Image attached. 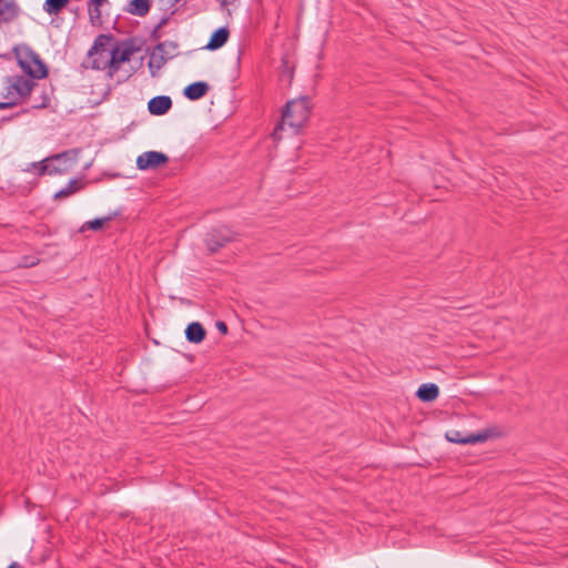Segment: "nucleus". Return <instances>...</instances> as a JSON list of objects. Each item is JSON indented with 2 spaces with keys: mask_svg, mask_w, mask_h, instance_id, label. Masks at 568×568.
I'll list each match as a JSON object with an SVG mask.
<instances>
[{
  "mask_svg": "<svg viewBox=\"0 0 568 568\" xmlns=\"http://www.w3.org/2000/svg\"><path fill=\"white\" fill-rule=\"evenodd\" d=\"M206 331L199 322L190 323L185 328V337L190 343L199 344L204 341Z\"/></svg>",
  "mask_w": 568,
  "mask_h": 568,
  "instance_id": "obj_16",
  "label": "nucleus"
},
{
  "mask_svg": "<svg viewBox=\"0 0 568 568\" xmlns=\"http://www.w3.org/2000/svg\"><path fill=\"white\" fill-rule=\"evenodd\" d=\"M49 103H50V98L49 95L45 93V92H42L41 94V101L40 102H37L32 105V108H36V109H43V108H47L49 106Z\"/></svg>",
  "mask_w": 568,
  "mask_h": 568,
  "instance_id": "obj_23",
  "label": "nucleus"
},
{
  "mask_svg": "<svg viewBox=\"0 0 568 568\" xmlns=\"http://www.w3.org/2000/svg\"><path fill=\"white\" fill-rule=\"evenodd\" d=\"M6 83L3 100L14 102V106L24 102L37 87L32 79L24 75L8 77Z\"/></svg>",
  "mask_w": 568,
  "mask_h": 568,
  "instance_id": "obj_3",
  "label": "nucleus"
},
{
  "mask_svg": "<svg viewBox=\"0 0 568 568\" xmlns=\"http://www.w3.org/2000/svg\"><path fill=\"white\" fill-rule=\"evenodd\" d=\"M166 58L164 57V44L158 43L150 54L149 69L152 77H155L161 68L165 64Z\"/></svg>",
  "mask_w": 568,
  "mask_h": 568,
  "instance_id": "obj_9",
  "label": "nucleus"
},
{
  "mask_svg": "<svg viewBox=\"0 0 568 568\" xmlns=\"http://www.w3.org/2000/svg\"><path fill=\"white\" fill-rule=\"evenodd\" d=\"M89 20L92 26L101 24V10L100 6L90 4L88 2Z\"/></svg>",
  "mask_w": 568,
  "mask_h": 568,
  "instance_id": "obj_20",
  "label": "nucleus"
},
{
  "mask_svg": "<svg viewBox=\"0 0 568 568\" xmlns=\"http://www.w3.org/2000/svg\"><path fill=\"white\" fill-rule=\"evenodd\" d=\"M229 38H230L229 28L221 27L212 33L207 44L204 48L210 51H215V50L222 48L227 42Z\"/></svg>",
  "mask_w": 568,
  "mask_h": 568,
  "instance_id": "obj_13",
  "label": "nucleus"
},
{
  "mask_svg": "<svg viewBox=\"0 0 568 568\" xmlns=\"http://www.w3.org/2000/svg\"><path fill=\"white\" fill-rule=\"evenodd\" d=\"M84 186H85V183L82 182L81 180L72 179L69 181V183L65 187L61 189L53 195V199L60 200V199L68 197L72 194L83 190Z\"/></svg>",
  "mask_w": 568,
  "mask_h": 568,
  "instance_id": "obj_19",
  "label": "nucleus"
},
{
  "mask_svg": "<svg viewBox=\"0 0 568 568\" xmlns=\"http://www.w3.org/2000/svg\"><path fill=\"white\" fill-rule=\"evenodd\" d=\"M112 37L100 34L95 38L93 45L88 52V60L83 62L84 68H91L93 70L109 71L111 69V54H112Z\"/></svg>",
  "mask_w": 568,
  "mask_h": 568,
  "instance_id": "obj_2",
  "label": "nucleus"
},
{
  "mask_svg": "<svg viewBox=\"0 0 568 568\" xmlns=\"http://www.w3.org/2000/svg\"><path fill=\"white\" fill-rule=\"evenodd\" d=\"M80 152V149L67 150L62 153L49 156V161L53 165H70L71 170L72 166L77 163Z\"/></svg>",
  "mask_w": 568,
  "mask_h": 568,
  "instance_id": "obj_10",
  "label": "nucleus"
},
{
  "mask_svg": "<svg viewBox=\"0 0 568 568\" xmlns=\"http://www.w3.org/2000/svg\"><path fill=\"white\" fill-rule=\"evenodd\" d=\"M18 63L26 74L34 79H43L48 75V68L40 55L30 48H26L21 55H18Z\"/></svg>",
  "mask_w": 568,
  "mask_h": 568,
  "instance_id": "obj_4",
  "label": "nucleus"
},
{
  "mask_svg": "<svg viewBox=\"0 0 568 568\" xmlns=\"http://www.w3.org/2000/svg\"><path fill=\"white\" fill-rule=\"evenodd\" d=\"M416 396L425 403L434 402L439 396V388L434 383L422 384L416 392Z\"/></svg>",
  "mask_w": 568,
  "mask_h": 568,
  "instance_id": "obj_17",
  "label": "nucleus"
},
{
  "mask_svg": "<svg viewBox=\"0 0 568 568\" xmlns=\"http://www.w3.org/2000/svg\"><path fill=\"white\" fill-rule=\"evenodd\" d=\"M171 106L172 100L168 95L154 97L148 103L149 112L153 115H163Z\"/></svg>",
  "mask_w": 568,
  "mask_h": 568,
  "instance_id": "obj_11",
  "label": "nucleus"
},
{
  "mask_svg": "<svg viewBox=\"0 0 568 568\" xmlns=\"http://www.w3.org/2000/svg\"><path fill=\"white\" fill-rule=\"evenodd\" d=\"M169 162V156L162 152L148 151L142 153L136 159V166L139 170H154Z\"/></svg>",
  "mask_w": 568,
  "mask_h": 568,
  "instance_id": "obj_6",
  "label": "nucleus"
},
{
  "mask_svg": "<svg viewBox=\"0 0 568 568\" xmlns=\"http://www.w3.org/2000/svg\"><path fill=\"white\" fill-rule=\"evenodd\" d=\"M112 54H111V69L109 71V77L112 78L120 69L121 64L124 62H129L131 57L134 53V49L131 45H124L120 48L118 44L112 45Z\"/></svg>",
  "mask_w": 568,
  "mask_h": 568,
  "instance_id": "obj_7",
  "label": "nucleus"
},
{
  "mask_svg": "<svg viewBox=\"0 0 568 568\" xmlns=\"http://www.w3.org/2000/svg\"><path fill=\"white\" fill-rule=\"evenodd\" d=\"M106 0H90V4H94V6H101L103 2H105Z\"/></svg>",
  "mask_w": 568,
  "mask_h": 568,
  "instance_id": "obj_27",
  "label": "nucleus"
},
{
  "mask_svg": "<svg viewBox=\"0 0 568 568\" xmlns=\"http://www.w3.org/2000/svg\"><path fill=\"white\" fill-rule=\"evenodd\" d=\"M234 237L235 234L229 227L219 226L206 233L204 242L209 252L213 254L232 242Z\"/></svg>",
  "mask_w": 568,
  "mask_h": 568,
  "instance_id": "obj_5",
  "label": "nucleus"
},
{
  "mask_svg": "<svg viewBox=\"0 0 568 568\" xmlns=\"http://www.w3.org/2000/svg\"><path fill=\"white\" fill-rule=\"evenodd\" d=\"M216 328L223 334L225 335L227 333V325L225 324V322L223 321H217L216 324H215Z\"/></svg>",
  "mask_w": 568,
  "mask_h": 568,
  "instance_id": "obj_24",
  "label": "nucleus"
},
{
  "mask_svg": "<svg viewBox=\"0 0 568 568\" xmlns=\"http://www.w3.org/2000/svg\"><path fill=\"white\" fill-rule=\"evenodd\" d=\"M8 568H20V567L17 562H12L11 565H9Z\"/></svg>",
  "mask_w": 568,
  "mask_h": 568,
  "instance_id": "obj_28",
  "label": "nucleus"
},
{
  "mask_svg": "<svg viewBox=\"0 0 568 568\" xmlns=\"http://www.w3.org/2000/svg\"><path fill=\"white\" fill-rule=\"evenodd\" d=\"M447 440L455 444H475L479 442H484L487 438L486 434H470L468 436H463L458 430H450L446 434Z\"/></svg>",
  "mask_w": 568,
  "mask_h": 568,
  "instance_id": "obj_12",
  "label": "nucleus"
},
{
  "mask_svg": "<svg viewBox=\"0 0 568 568\" xmlns=\"http://www.w3.org/2000/svg\"><path fill=\"white\" fill-rule=\"evenodd\" d=\"M32 165L38 169L39 175L64 174L70 171V165H53L50 163L49 158Z\"/></svg>",
  "mask_w": 568,
  "mask_h": 568,
  "instance_id": "obj_14",
  "label": "nucleus"
},
{
  "mask_svg": "<svg viewBox=\"0 0 568 568\" xmlns=\"http://www.w3.org/2000/svg\"><path fill=\"white\" fill-rule=\"evenodd\" d=\"M111 217H103V219H94L92 221H88L83 224L81 227L82 231L84 230H92V231H99L103 227V225L109 222Z\"/></svg>",
  "mask_w": 568,
  "mask_h": 568,
  "instance_id": "obj_21",
  "label": "nucleus"
},
{
  "mask_svg": "<svg viewBox=\"0 0 568 568\" xmlns=\"http://www.w3.org/2000/svg\"><path fill=\"white\" fill-rule=\"evenodd\" d=\"M14 106V102H9L7 100L0 102V110L9 109Z\"/></svg>",
  "mask_w": 568,
  "mask_h": 568,
  "instance_id": "obj_25",
  "label": "nucleus"
},
{
  "mask_svg": "<svg viewBox=\"0 0 568 568\" xmlns=\"http://www.w3.org/2000/svg\"><path fill=\"white\" fill-rule=\"evenodd\" d=\"M151 8V0H131L125 7V11L138 17H145Z\"/></svg>",
  "mask_w": 568,
  "mask_h": 568,
  "instance_id": "obj_18",
  "label": "nucleus"
},
{
  "mask_svg": "<svg viewBox=\"0 0 568 568\" xmlns=\"http://www.w3.org/2000/svg\"><path fill=\"white\" fill-rule=\"evenodd\" d=\"M39 263V258L36 256H22L21 261L19 262L18 266L20 267H32L36 266Z\"/></svg>",
  "mask_w": 568,
  "mask_h": 568,
  "instance_id": "obj_22",
  "label": "nucleus"
},
{
  "mask_svg": "<svg viewBox=\"0 0 568 568\" xmlns=\"http://www.w3.org/2000/svg\"><path fill=\"white\" fill-rule=\"evenodd\" d=\"M210 87L206 82L197 81L189 84L184 89L183 93L189 100L196 101L203 98L207 93Z\"/></svg>",
  "mask_w": 568,
  "mask_h": 568,
  "instance_id": "obj_15",
  "label": "nucleus"
},
{
  "mask_svg": "<svg viewBox=\"0 0 568 568\" xmlns=\"http://www.w3.org/2000/svg\"><path fill=\"white\" fill-rule=\"evenodd\" d=\"M310 114L311 104L307 97H302L300 99L288 101L283 110L282 121L275 126L272 135L275 139H280V132L284 129L285 125H288L294 130V132H297L307 121Z\"/></svg>",
  "mask_w": 568,
  "mask_h": 568,
  "instance_id": "obj_1",
  "label": "nucleus"
},
{
  "mask_svg": "<svg viewBox=\"0 0 568 568\" xmlns=\"http://www.w3.org/2000/svg\"><path fill=\"white\" fill-rule=\"evenodd\" d=\"M20 14L16 0H0V24L12 22Z\"/></svg>",
  "mask_w": 568,
  "mask_h": 568,
  "instance_id": "obj_8",
  "label": "nucleus"
},
{
  "mask_svg": "<svg viewBox=\"0 0 568 568\" xmlns=\"http://www.w3.org/2000/svg\"><path fill=\"white\" fill-rule=\"evenodd\" d=\"M222 7L232 4L235 0H217Z\"/></svg>",
  "mask_w": 568,
  "mask_h": 568,
  "instance_id": "obj_26",
  "label": "nucleus"
}]
</instances>
